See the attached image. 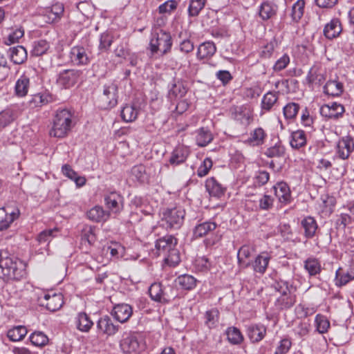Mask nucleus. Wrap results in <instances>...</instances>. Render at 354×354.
Instances as JSON below:
<instances>
[{
  "instance_id": "nucleus-60",
  "label": "nucleus",
  "mask_w": 354,
  "mask_h": 354,
  "mask_svg": "<svg viewBox=\"0 0 354 354\" xmlns=\"http://www.w3.org/2000/svg\"><path fill=\"white\" fill-rule=\"evenodd\" d=\"M300 109L299 104L295 102H290L287 104L283 109V115L287 120L295 119Z\"/></svg>"
},
{
  "instance_id": "nucleus-5",
  "label": "nucleus",
  "mask_w": 354,
  "mask_h": 354,
  "mask_svg": "<svg viewBox=\"0 0 354 354\" xmlns=\"http://www.w3.org/2000/svg\"><path fill=\"white\" fill-rule=\"evenodd\" d=\"M185 216V211L183 207H168L162 212V225L167 230H178L183 224Z\"/></svg>"
},
{
  "instance_id": "nucleus-55",
  "label": "nucleus",
  "mask_w": 354,
  "mask_h": 354,
  "mask_svg": "<svg viewBox=\"0 0 354 354\" xmlns=\"http://www.w3.org/2000/svg\"><path fill=\"white\" fill-rule=\"evenodd\" d=\"M206 0H190L188 7V15L193 17L199 15L205 6Z\"/></svg>"
},
{
  "instance_id": "nucleus-34",
  "label": "nucleus",
  "mask_w": 354,
  "mask_h": 354,
  "mask_svg": "<svg viewBox=\"0 0 354 354\" xmlns=\"http://www.w3.org/2000/svg\"><path fill=\"white\" fill-rule=\"evenodd\" d=\"M18 116L17 109L15 107H8L0 112V129L10 124Z\"/></svg>"
},
{
  "instance_id": "nucleus-15",
  "label": "nucleus",
  "mask_w": 354,
  "mask_h": 354,
  "mask_svg": "<svg viewBox=\"0 0 354 354\" xmlns=\"http://www.w3.org/2000/svg\"><path fill=\"white\" fill-rule=\"evenodd\" d=\"M272 254L268 251H263L260 252L254 259L250 262L254 272L263 275L266 273L268 267Z\"/></svg>"
},
{
  "instance_id": "nucleus-44",
  "label": "nucleus",
  "mask_w": 354,
  "mask_h": 354,
  "mask_svg": "<svg viewBox=\"0 0 354 354\" xmlns=\"http://www.w3.org/2000/svg\"><path fill=\"white\" fill-rule=\"evenodd\" d=\"M64 7L63 3L57 2L51 6L46 12L48 21L51 23L59 21L64 13Z\"/></svg>"
},
{
  "instance_id": "nucleus-24",
  "label": "nucleus",
  "mask_w": 354,
  "mask_h": 354,
  "mask_svg": "<svg viewBox=\"0 0 354 354\" xmlns=\"http://www.w3.org/2000/svg\"><path fill=\"white\" fill-rule=\"evenodd\" d=\"M342 31L340 20L338 18H333L325 25L323 33L326 38L331 40L337 37Z\"/></svg>"
},
{
  "instance_id": "nucleus-39",
  "label": "nucleus",
  "mask_w": 354,
  "mask_h": 354,
  "mask_svg": "<svg viewBox=\"0 0 354 354\" xmlns=\"http://www.w3.org/2000/svg\"><path fill=\"white\" fill-rule=\"evenodd\" d=\"M188 156V150L183 147L174 149L169 158V163L172 165H179L185 162Z\"/></svg>"
},
{
  "instance_id": "nucleus-23",
  "label": "nucleus",
  "mask_w": 354,
  "mask_h": 354,
  "mask_svg": "<svg viewBox=\"0 0 354 354\" xmlns=\"http://www.w3.org/2000/svg\"><path fill=\"white\" fill-rule=\"evenodd\" d=\"M205 188L211 196L217 198L224 196L226 192V187L220 183L214 177L206 180Z\"/></svg>"
},
{
  "instance_id": "nucleus-46",
  "label": "nucleus",
  "mask_w": 354,
  "mask_h": 354,
  "mask_svg": "<svg viewBox=\"0 0 354 354\" xmlns=\"http://www.w3.org/2000/svg\"><path fill=\"white\" fill-rule=\"evenodd\" d=\"M131 175L140 183H145L149 179V176L146 171V167L142 164L133 166L131 169Z\"/></svg>"
},
{
  "instance_id": "nucleus-41",
  "label": "nucleus",
  "mask_w": 354,
  "mask_h": 354,
  "mask_svg": "<svg viewBox=\"0 0 354 354\" xmlns=\"http://www.w3.org/2000/svg\"><path fill=\"white\" fill-rule=\"evenodd\" d=\"M296 302V297L291 293V291L282 293L275 301V305L280 309H288L291 308Z\"/></svg>"
},
{
  "instance_id": "nucleus-33",
  "label": "nucleus",
  "mask_w": 354,
  "mask_h": 354,
  "mask_svg": "<svg viewBox=\"0 0 354 354\" xmlns=\"http://www.w3.org/2000/svg\"><path fill=\"white\" fill-rule=\"evenodd\" d=\"M187 92V87L183 82L178 80L171 84L168 91V97L170 100L181 98L185 95Z\"/></svg>"
},
{
  "instance_id": "nucleus-40",
  "label": "nucleus",
  "mask_w": 354,
  "mask_h": 354,
  "mask_svg": "<svg viewBox=\"0 0 354 354\" xmlns=\"http://www.w3.org/2000/svg\"><path fill=\"white\" fill-rule=\"evenodd\" d=\"M30 86V78L26 74L21 75L17 80L15 91V94L19 97H24L27 95Z\"/></svg>"
},
{
  "instance_id": "nucleus-11",
  "label": "nucleus",
  "mask_w": 354,
  "mask_h": 354,
  "mask_svg": "<svg viewBox=\"0 0 354 354\" xmlns=\"http://www.w3.org/2000/svg\"><path fill=\"white\" fill-rule=\"evenodd\" d=\"M354 151V138L350 135L342 136L337 144L336 153L342 160H347Z\"/></svg>"
},
{
  "instance_id": "nucleus-64",
  "label": "nucleus",
  "mask_w": 354,
  "mask_h": 354,
  "mask_svg": "<svg viewBox=\"0 0 354 354\" xmlns=\"http://www.w3.org/2000/svg\"><path fill=\"white\" fill-rule=\"evenodd\" d=\"M292 346V342L289 338L281 339L276 347L274 354H286Z\"/></svg>"
},
{
  "instance_id": "nucleus-25",
  "label": "nucleus",
  "mask_w": 354,
  "mask_h": 354,
  "mask_svg": "<svg viewBox=\"0 0 354 354\" xmlns=\"http://www.w3.org/2000/svg\"><path fill=\"white\" fill-rule=\"evenodd\" d=\"M301 227L304 230V236L305 238L313 239L318 230V225L314 217L308 216L301 221Z\"/></svg>"
},
{
  "instance_id": "nucleus-20",
  "label": "nucleus",
  "mask_w": 354,
  "mask_h": 354,
  "mask_svg": "<svg viewBox=\"0 0 354 354\" xmlns=\"http://www.w3.org/2000/svg\"><path fill=\"white\" fill-rule=\"evenodd\" d=\"M278 6L270 1H263L258 8V14L263 21H268L277 15Z\"/></svg>"
},
{
  "instance_id": "nucleus-4",
  "label": "nucleus",
  "mask_w": 354,
  "mask_h": 354,
  "mask_svg": "<svg viewBox=\"0 0 354 354\" xmlns=\"http://www.w3.org/2000/svg\"><path fill=\"white\" fill-rule=\"evenodd\" d=\"M172 38L169 32L156 28L152 29L148 49L149 57H153L160 53L161 56L169 53L172 47Z\"/></svg>"
},
{
  "instance_id": "nucleus-9",
  "label": "nucleus",
  "mask_w": 354,
  "mask_h": 354,
  "mask_svg": "<svg viewBox=\"0 0 354 354\" xmlns=\"http://www.w3.org/2000/svg\"><path fill=\"white\" fill-rule=\"evenodd\" d=\"M38 301L40 306L46 307L51 312L58 310L64 304L63 295L61 293L44 294L39 297Z\"/></svg>"
},
{
  "instance_id": "nucleus-51",
  "label": "nucleus",
  "mask_w": 354,
  "mask_h": 354,
  "mask_svg": "<svg viewBox=\"0 0 354 354\" xmlns=\"http://www.w3.org/2000/svg\"><path fill=\"white\" fill-rule=\"evenodd\" d=\"M50 48L49 43L45 39L35 41L32 45L31 55L39 57L47 53Z\"/></svg>"
},
{
  "instance_id": "nucleus-37",
  "label": "nucleus",
  "mask_w": 354,
  "mask_h": 354,
  "mask_svg": "<svg viewBox=\"0 0 354 354\" xmlns=\"http://www.w3.org/2000/svg\"><path fill=\"white\" fill-rule=\"evenodd\" d=\"M176 283L183 290H192L194 289L197 284V280L190 274H181L176 280Z\"/></svg>"
},
{
  "instance_id": "nucleus-43",
  "label": "nucleus",
  "mask_w": 354,
  "mask_h": 354,
  "mask_svg": "<svg viewBox=\"0 0 354 354\" xmlns=\"http://www.w3.org/2000/svg\"><path fill=\"white\" fill-rule=\"evenodd\" d=\"M343 91V84L337 80H328L324 86V93L333 97L339 96Z\"/></svg>"
},
{
  "instance_id": "nucleus-56",
  "label": "nucleus",
  "mask_w": 354,
  "mask_h": 354,
  "mask_svg": "<svg viewBox=\"0 0 354 354\" xmlns=\"http://www.w3.org/2000/svg\"><path fill=\"white\" fill-rule=\"evenodd\" d=\"M315 324L316 330L320 334L326 333L330 328V322L325 315L322 314H317L315 316Z\"/></svg>"
},
{
  "instance_id": "nucleus-21",
  "label": "nucleus",
  "mask_w": 354,
  "mask_h": 354,
  "mask_svg": "<svg viewBox=\"0 0 354 354\" xmlns=\"http://www.w3.org/2000/svg\"><path fill=\"white\" fill-rule=\"evenodd\" d=\"M267 328L262 324H253L247 327L246 333L252 343L261 342L266 336Z\"/></svg>"
},
{
  "instance_id": "nucleus-49",
  "label": "nucleus",
  "mask_w": 354,
  "mask_h": 354,
  "mask_svg": "<svg viewBox=\"0 0 354 354\" xmlns=\"http://www.w3.org/2000/svg\"><path fill=\"white\" fill-rule=\"evenodd\" d=\"M28 330L24 326H17L9 329L7 332V337L12 342L22 340L27 335Z\"/></svg>"
},
{
  "instance_id": "nucleus-28",
  "label": "nucleus",
  "mask_w": 354,
  "mask_h": 354,
  "mask_svg": "<svg viewBox=\"0 0 354 354\" xmlns=\"http://www.w3.org/2000/svg\"><path fill=\"white\" fill-rule=\"evenodd\" d=\"M195 140L198 147H203L208 145L214 139L211 131L207 127H201L195 131Z\"/></svg>"
},
{
  "instance_id": "nucleus-1",
  "label": "nucleus",
  "mask_w": 354,
  "mask_h": 354,
  "mask_svg": "<svg viewBox=\"0 0 354 354\" xmlns=\"http://www.w3.org/2000/svg\"><path fill=\"white\" fill-rule=\"evenodd\" d=\"M26 275V264L7 250H0V279L4 281H20Z\"/></svg>"
},
{
  "instance_id": "nucleus-50",
  "label": "nucleus",
  "mask_w": 354,
  "mask_h": 354,
  "mask_svg": "<svg viewBox=\"0 0 354 354\" xmlns=\"http://www.w3.org/2000/svg\"><path fill=\"white\" fill-rule=\"evenodd\" d=\"M304 268L310 276H315L322 271L320 261L314 257L308 258L304 261Z\"/></svg>"
},
{
  "instance_id": "nucleus-7",
  "label": "nucleus",
  "mask_w": 354,
  "mask_h": 354,
  "mask_svg": "<svg viewBox=\"0 0 354 354\" xmlns=\"http://www.w3.org/2000/svg\"><path fill=\"white\" fill-rule=\"evenodd\" d=\"M120 347L126 354L139 353L144 350L145 344L140 334L129 332L123 334L120 342Z\"/></svg>"
},
{
  "instance_id": "nucleus-12",
  "label": "nucleus",
  "mask_w": 354,
  "mask_h": 354,
  "mask_svg": "<svg viewBox=\"0 0 354 354\" xmlns=\"http://www.w3.org/2000/svg\"><path fill=\"white\" fill-rule=\"evenodd\" d=\"M69 57L71 63L77 66H86L91 62L88 50L80 46H75L71 48Z\"/></svg>"
},
{
  "instance_id": "nucleus-27",
  "label": "nucleus",
  "mask_w": 354,
  "mask_h": 354,
  "mask_svg": "<svg viewBox=\"0 0 354 354\" xmlns=\"http://www.w3.org/2000/svg\"><path fill=\"white\" fill-rule=\"evenodd\" d=\"M216 52V45L213 41H205L200 44L197 49L196 57L199 60L209 59Z\"/></svg>"
},
{
  "instance_id": "nucleus-8",
  "label": "nucleus",
  "mask_w": 354,
  "mask_h": 354,
  "mask_svg": "<svg viewBox=\"0 0 354 354\" xmlns=\"http://www.w3.org/2000/svg\"><path fill=\"white\" fill-rule=\"evenodd\" d=\"M82 77L80 70L65 69L58 73L56 82L60 87L67 89L74 86Z\"/></svg>"
},
{
  "instance_id": "nucleus-31",
  "label": "nucleus",
  "mask_w": 354,
  "mask_h": 354,
  "mask_svg": "<svg viewBox=\"0 0 354 354\" xmlns=\"http://www.w3.org/2000/svg\"><path fill=\"white\" fill-rule=\"evenodd\" d=\"M279 99V92L268 91L263 96L261 102V110L264 112L270 111L277 104Z\"/></svg>"
},
{
  "instance_id": "nucleus-10",
  "label": "nucleus",
  "mask_w": 354,
  "mask_h": 354,
  "mask_svg": "<svg viewBox=\"0 0 354 354\" xmlns=\"http://www.w3.org/2000/svg\"><path fill=\"white\" fill-rule=\"evenodd\" d=\"M229 111L232 118L241 125L248 126L252 121V112L247 106H232Z\"/></svg>"
},
{
  "instance_id": "nucleus-26",
  "label": "nucleus",
  "mask_w": 354,
  "mask_h": 354,
  "mask_svg": "<svg viewBox=\"0 0 354 354\" xmlns=\"http://www.w3.org/2000/svg\"><path fill=\"white\" fill-rule=\"evenodd\" d=\"M217 227V224L211 221L203 222L196 225L193 230V236L195 239L201 238L208 235L214 231Z\"/></svg>"
},
{
  "instance_id": "nucleus-48",
  "label": "nucleus",
  "mask_w": 354,
  "mask_h": 354,
  "mask_svg": "<svg viewBox=\"0 0 354 354\" xmlns=\"http://www.w3.org/2000/svg\"><path fill=\"white\" fill-rule=\"evenodd\" d=\"M139 109L133 105L126 104L122 109L120 116L126 122H131L136 120Z\"/></svg>"
},
{
  "instance_id": "nucleus-16",
  "label": "nucleus",
  "mask_w": 354,
  "mask_h": 354,
  "mask_svg": "<svg viewBox=\"0 0 354 354\" xmlns=\"http://www.w3.org/2000/svg\"><path fill=\"white\" fill-rule=\"evenodd\" d=\"M272 189L280 203L287 205L292 201L291 191L286 183L278 182L272 187Z\"/></svg>"
},
{
  "instance_id": "nucleus-45",
  "label": "nucleus",
  "mask_w": 354,
  "mask_h": 354,
  "mask_svg": "<svg viewBox=\"0 0 354 354\" xmlns=\"http://www.w3.org/2000/svg\"><path fill=\"white\" fill-rule=\"evenodd\" d=\"M53 96L47 93H39L32 96L29 104L32 108L41 107L53 101Z\"/></svg>"
},
{
  "instance_id": "nucleus-19",
  "label": "nucleus",
  "mask_w": 354,
  "mask_h": 354,
  "mask_svg": "<svg viewBox=\"0 0 354 354\" xmlns=\"http://www.w3.org/2000/svg\"><path fill=\"white\" fill-rule=\"evenodd\" d=\"M133 308L131 306L127 304L122 303L113 306L111 315L120 323L127 322L132 316Z\"/></svg>"
},
{
  "instance_id": "nucleus-29",
  "label": "nucleus",
  "mask_w": 354,
  "mask_h": 354,
  "mask_svg": "<svg viewBox=\"0 0 354 354\" xmlns=\"http://www.w3.org/2000/svg\"><path fill=\"white\" fill-rule=\"evenodd\" d=\"M267 133L261 127L254 129L250 133V136L245 140V143L252 147H259L264 144Z\"/></svg>"
},
{
  "instance_id": "nucleus-47",
  "label": "nucleus",
  "mask_w": 354,
  "mask_h": 354,
  "mask_svg": "<svg viewBox=\"0 0 354 354\" xmlns=\"http://www.w3.org/2000/svg\"><path fill=\"white\" fill-rule=\"evenodd\" d=\"M286 149L282 145L281 141L277 138V141L274 145L268 147L263 152V154L268 158H281L285 155Z\"/></svg>"
},
{
  "instance_id": "nucleus-3",
  "label": "nucleus",
  "mask_w": 354,
  "mask_h": 354,
  "mask_svg": "<svg viewBox=\"0 0 354 354\" xmlns=\"http://www.w3.org/2000/svg\"><path fill=\"white\" fill-rule=\"evenodd\" d=\"M75 124L73 113L67 109H59L54 115L50 136L63 138L68 135Z\"/></svg>"
},
{
  "instance_id": "nucleus-57",
  "label": "nucleus",
  "mask_w": 354,
  "mask_h": 354,
  "mask_svg": "<svg viewBox=\"0 0 354 354\" xmlns=\"http://www.w3.org/2000/svg\"><path fill=\"white\" fill-rule=\"evenodd\" d=\"M304 0H297L292 6L291 17L294 21L298 22L304 15Z\"/></svg>"
},
{
  "instance_id": "nucleus-14",
  "label": "nucleus",
  "mask_w": 354,
  "mask_h": 354,
  "mask_svg": "<svg viewBox=\"0 0 354 354\" xmlns=\"http://www.w3.org/2000/svg\"><path fill=\"white\" fill-rule=\"evenodd\" d=\"M119 328L120 326L114 324L108 315L100 317L97 322V329L99 334L113 336L119 330Z\"/></svg>"
},
{
  "instance_id": "nucleus-36",
  "label": "nucleus",
  "mask_w": 354,
  "mask_h": 354,
  "mask_svg": "<svg viewBox=\"0 0 354 354\" xmlns=\"http://www.w3.org/2000/svg\"><path fill=\"white\" fill-rule=\"evenodd\" d=\"M19 212H8L5 208H0V231L5 230L9 227L10 224L17 218Z\"/></svg>"
},
{
  "instance_id": "nucleus-32",
  "label": "nucleus",
  "mask_w": 354,
  "mask_h": 354,
  "mask_svg": "<svg viewBox=\"0 0 354 354\" xmlns=\"http://www.w3.org/2000/svg\"><path fill=\"white\" fill-rule=\"evenodd\" d=\"M88 218L93 222H104L109 217V213L105 211L102 207L96 205L86 213Z\"/></svg>"
},
{
  "instance_id": "nucleus-6",
  "label": "nucleus",
  "mask_w": 354,
  "mask_h": 354,
  "mask_svg": "<svg viewBox=\"0 0 354 354\" xmlns=\"http://www.w3.org/2000/svg\"><path fill=\"white\" fill-rule=\"evenodd\" d=\"M118 86L114 82H110L103 85L102 93L97 99V106L104 110L111 109L118 104Z\"/></svg>"
},
{
  "instance_id": "nucleus-42",
  "label": "nucleus",
  "mask_w": 354,
  "mask_h": 354,
  "mask_svg": "<svg viewBox=\"0 0 354 354\" xmlns=\"http://www.w3.org/2000/svg\"><path fill=\"white\" fill-rule=\"evenodd\" d=\"M254 250V248L250 245H243L239 248L237 252V261L241 268H246L250 266V262L245 263L244 259L249 258Z\"/></svg>"
},
{
  "instance_id": "nucleus-18",
  "label": "nucleus",
  "mask_w": 354,
  "mask_h": 354,
  "mask_svg": "<svg viewBox=\"0 0 354 354\" xmlns=\"http://www.w3.org/2000/svg\"><path fill=\"white\" fill-rule=\"evenodd\" d=\"M167 289L163 288L160 283H153L149 288V294L151 299L155 301L169 303L171 297L168 295Z\"/></svg>"
},
{
  "instance_id": "nucleus-52",
  "label": "nucleus",
  "mask_w": 354,
  "mask_h": 354,
  "mask_svg": "<svg viewBox=\"0 0 354 354\" xmlns=\"http://www.w3.org/2000/svg\"><path fill=\"white\" fill-rule=\"evenodd\" d=\"M219 311L216 308L207 310L204 314L205 325L209 328L216 326L219 319Z\"/></svg>"
},
{
  "instance_id": "nucleus-54",
  "label": "nucleus",
  "mask_w": 354,
  "mask_h": 354,
  "mask_svg": "<svg viewBox=\"0 0 354 354\" xmlns=\"http://www.w3.org/2000/svg\"><path fill=\"white\" fill-rule=\"evenodd\" d=\"M31 344L37 347H42L48 342V337L41 331H35L29 337Z\"/></svg>"
},
{
  "instance_id": "nucleus-38",
  "label": "nucleus",
  "mask_w": 354,
  "mask_h": 354,
  "mask_svg": "<svg viewBox=\"0 0 354 354\" xmlns=\"http://www.w3.org/2000/svg\"><path fill=\"white\" fill-rule=\"evenodd\" d=\"M77 328L82 332H88L93 326L89 315L84 312L79 313L75 317Z\"/></svg>"
},
{
  "instance_id": "nucleus-53",
  "label": "nucleus",
  "mask_w": 354,
  "mask_h": 354,
  "mask_svg": "<svg viewBox=\"0 0 354 354\" xmlns=\"http://www.w3.org/2000/svg\"><path fill=\"white\" fill-rule=\"evenodd\" d=\"M228 341L234 345L240 344L243 341V336L236 327H229L226 330Z\"/></svg>"
},
{
  "instance_id": "nucleus-30",
  "label": "nucleus",
  "mask_w": 354,
  "mask_h": 354,
  "mask_svg": "<svg viewBox=\"0 0 354 354\" xmlns=\"http://www.w3.org/2000/svg\"><path fill=\"white\" fill-rule=\"evenodd\" d=\"M307 144V137L304 131L299 129L292 131L290 137V145L294 149H300Z\"/></svg>"
},
{
  "instance_id": "nucleus-59",
  "label": "nucleus",
  "mask_w": 354,
  "mask_h": 354,
  "mask_svg": "<svg viewBox=\"0 0 354 354\" xmlns=\"http://www.w3.org/2000/svg\"><path fill=\"white\" fill-rule=\"evenodd\" d=\"M325 80V77L323 74L318 73L317 70L311 68L308 71L306 77V81L309 84H322Z\"/></svg>"
},
{
  "instance_id": "nucleus-63",
  "label": "nucleus",
  "mask_w": 354,
  "mask_h": 354,
  "mask_svg": "<svg viewBox=\"0 0 354 354\" xmlns=\"http://www.w3.org/2000/svg\"><path fill=\"white\" fill-rule=\"evenodd\" d=\"M95 227L86 226L82 232V241H87L89 245H92L95 243Z\"/></svg>"
},
{
  "instance_id": "nucleus-58",
  "label": "nucleus",
  "mask_w": 354,
  "mask_h": 354,
  "mask_svg": "<svg viewBox=\"0 0 354 354\" xmlns=\"http://www.w3.org/2000/svg\"><path fill=\"white\" fill-rule=\"evenodd\" d=\"M57 232V228L43 230L38 234L37 241L39 244L46 243L48 245L51 240L56 236L55 234Z\"/></svg>"
},
{
  "instance_id": "nucleus-61",
  "label": "nucleus",
  "mask_w": 354,
  "mask_h": 354,
  "mask_svg": "<svg viewBox=\"0 0 354 354\" xmlns=\"http://www.w3.org/2000/svg\"><path fill=\"white\" fill-rule=\"evenodd\" d=\"M195 268L201 272H207L212 266L209 260L205 257H198L194 263Z\"/></svg>"
},
{
  "instance_id": "nucleus-17",
  "label": "nucleus",
  "mask_w": 354,
  "mask_h": 354,
  "mask_svg": "<svg viewBox=\"0 0 354 354\" xmlns=\"http://www.w3.org/2000/svg\"><path fill=\"white\" fill-rule=\"evenodd\" d=\"M123 197L117 192H110L104 196L106 207L113 213L117 214L123 209Z\"/></svg>"
},
{
  "instance_id": "nucleus-2",
  "label": "nucleus",
  "mask_w": 354,
  "mask_h": 354,
  "mask_svg": "<svg viewBox=\"0 0 354 354\" xmlns=\"http://www.w3.org/2000/svg\"><path fill=\"white\" fill-rule=\"evenodd\" d=\"M177 244V239L172 235H165L156 241L155 248L158 255H162L165 263L170 267H176L180 262V254Z\"/></svg>"
},
{
  "instance_id": "nucleus-35",
  "label": "nucleus",
  "mask_w": 354,
  "mask_h": 354,
  "mask_svg": "<svg viewBox=\"0 0 354 354\" xmlns=\"http://www.w3.org/2000/svg\"><path fill=\"white\" fill-rule=\"evenodd\" d=\"M9 56L15 64H21L27 59V52L22 46L10 48Z\"/></svg>"
},
{
  "instance_id": "nucleus-62",
  "label": "nucleus",
  "mask_w": 354,
  "mask_h": 354,
  "mask_svg": "<svg viewBox=\"0 0 354 354\" xmlns=\"http://www.w3.org/2000/svg\"><path fill=\"white\" fill-rule=\"evenodd\" d=\"M24 35V30L22 28H18L12 31L9 35L4 38V43L6 45H11L19 41Z\"/></svg>"
},
{
  "instance_id": "nucleus-13",
  "label": "nucleus",
  "mask_w": 354,
  "mask_h": 354,
  "mask_svg": "<svg viewBox=\"0 0 354 354\" xmlns=\"http://www.w3.org/2000/svg\"><path fill=\"white\" fill-rule=\"evenodd\" d=\"M344 111V106L337 102L324 104L319 109L321 115L328 120H337L342 117Z\"/></svg>"
},
{
  "instance_id": "nucleus-22",
  "label": "nucleus",
  "mask_w": 354,
  "mask_h": 354,
  "mask_svg": "<svg viewBox=\"0 0 354 354\" xmlns=\"http://www.w3.org/2000/svg\"><path fill=\"white\" fill-rule=\"evenodd\" d=\"M354 280V267L344 270L339 268L335 272V283L337 287L344 286Z\"/></svg>"
}]
</instances>
